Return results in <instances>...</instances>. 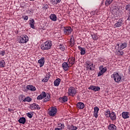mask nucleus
<instances>
[{
	"label": "nucleus",
	"instance_id": "10",
	"mask_svg": "<svg viewBox=\"0 0 130 130\" xmlns=\"http://www.w3.org/2000/svg\"><path fill=\"white\" fill-rule=\"evenodd\" d=\"M18 122H19V123H21L22 124H25V123H26V118L24 117H20L18 119Z\"/></svg>",
	"mask_w": 130,
	"mask_h": 130
},
{
	"label": "nucleus",
	"instance_id": "48",
	"mask_svg": "<svg viewBox=\"0 0 130 130\" xmlns=\"http://www.w3.org/2000/svg\"><path fill=\"white\" fill-rule=\"evenodd\" d=\"M94 116L95 117V118H97V117H98V114H94Z\"/></svg>",
	"mask_w": 130,
	"mask_h": 130
},
{
	"label": "nucleus",
	"instance_id": "30",
	"mask_svg": "<svg viewBox=\"0 0 130 130\" xmlns=\"http://www.w3.org/2000/svg\"><path fill=\"white\" fill-rule=\"evenodd\" d=\"M5 66H6V62H5V60L0 61V67L5 68Z\"/></svg>",
	"mask_w": 130,
	"mask_h": 130
},
{
	"label": "nucleus",
	"instance_id": "12",
	"mask_svg": "<svg viewBox=\"0 0 130 130\" xmlns=\"http://www.w3.org/2000/svg\"><path fill=\"white\" fill-rule=\"evenodd\" d=\"M122 23H123V21L121 20H119L114 25L115 28H119L121 26V25H122Z\"/></svg>",
	"mask_w": 130,
	"mask_h": 130
},
{
	"label": "nucleus",
	"instance_id": "36",
	"mask_svg": "<svg viewBox=\"0 0 130 130\" xmlns=\"http://www.w3.org/2000/svg\"><path fill=\"white\" fill-rule=\"evenodd\" d=\"M71 60L72 61V62H69V63H71V64H74L75 63V60H76V59L75 57H72L71 59Z\"/></svg>",
	"mask_w": 130,
	"mask_h": 130
},
{
	"label": "nucleus",
	"instance_id": "13",
	"mask_svg": "<svg viewBox=\"0 0 130 130\" xmlns=\"http://www.w3.org/2000/svg\"><path fill=\"white\" fill-rule=\"evenodd\" d=\"M44 57H42L40 59L38 60V63L40 64V68H42V67H43L44 64Z\"/></svg>",
	"mask_w": 130,
	"mask_h": 130
},
{
	"label": "nucleus",
	"instance_id": "20",
	"mask_svg": "<svg viewBox=\"0 0 130 130\" xmlns=\"http://www.w3.org/2000/svg\"><path fill=\"white\" fill-rule=\"evenodd\" d=\"M29 25H30V27H31V28H32V29H34L35 28V26H34V24H35V21L34 20V19H31L29 20Z\"/></svg>",
	"mask_w": 130,
	"mask_h": 130
},
{
	"label": "nucleus",
	"instance_id": "39",
	"mask_svg": "<svg viewBox=\"0 0 130 130\" xmlns=\"http://www.w3.org/2000/svg\"><path fill=\"white\" fill-rule=\"evenodd\" d=\"M20 99H21V100H23V101H24V99H25V96L23 94H21L20 95Z\"/></svg>",
	"mask_w": 130,
	"mask_h": 130
},
{
	"label": "nucleus",
	"instance_id": "24",
	"mask_svg": "<svg viewBox=\"0 0 130 130\" xmlns=\"http://www.w3.org/2000/svg\"><path fill=\"white\" fill-rule=\"evenodd\" d=\"M50 19L52 20V21H56V19H57V18L56 17V15H55V14H53V15L52 14L50 16Z\"/></svg>",
	"mask_w": 130,
	"mask_h": 130
},
{
	"label": "nucleus",
	"instance_id": "21",
	"mask_svg": "<svg viewBox=\"0 0 130 130\" xmlns=\"http://www.w3.org/2000/svg\"><path fill=\"white\" fill-rule=\"evenodd\" d=\"M60 83V79L58 78L55 80V81L54 82V86L56 87H57L59 85V83Z\"/></svg>",
	"mask_w": 130,
	"mask_h": 130
},
{
	"label": "nucleus",
	"instance_id": "29",
	"mask_svg": "<svg viewBox=\"0 0 130 130\" xmlns=\"http://www.w3.org/2000/svg\"><path fill=\"white\" fill-rule=\"evenodd\" d=\"M112 2H113V0H106L105 2V6H106L107 7L109 6V5H111Z\"/></svg>",
	"mask_w": 130,
	"mask_h": 130
},
{
	"label": "nucleus",
	"instance_id": "54",
	"mask_svg": "<svg viewBox=\"0 0 130 130\" xmlns=\"http://www.w3.org/2000/svg\"><path fill=\"white\" fill-rule=\"evenodd\" d=\"M87 66H89V63H87Z\"/></svg>",
	"mask_w": 130,
	"mask_h": 130
},
{
	"label": "nucleus",
	"instance_id": "9",
	"mask_svg": "<svg viewBox=\"0 0 130 130\" xmlns=\"http://www.w3.org/2000/svg\"><path fill=\"white\" fill-rule=\"evenodd\" d=\"M88 89L90 90H93V91H100V87L99 86H95L94 85H91Z\"/></svg>",
	"mask_w": 130,
	"mask_h": 130
},
{
	"label": "nucleus",
	"instance_id": "26",
	"mask_svg": "<svg viewBox=\"0 0 130 130\" xmlns=\"http://www.w3.org/2000/svg\"><path fill=\"white\" fill-rule=\"evenodd\" d=\"M109 116L112 120H115L116 119V115L115 114H109Z\"/></svg>",
	"mask_w": 130,
	"mask_h": 130
},
{
	"label": "nucleus",
	"instance_id": "19",
	"mask_svg": "<svg viewBox=\"0 0 130 130\" xmlns=\"http://www.w3.org/2000/svg\"><path fill=\"white\" fill-rule=\"evenodd\" d=\"M108 129L109 130H116V126L113 124H111L108 126Z\"/></svg>",
	"mask_w": 130,
	"mask_h": 130
},
{
	"label": "nucleus",
	"instance_id": "46",
	"mask_svg": "<svg viewBox=\"0 0 130 130\" xmlns=\"http://www.w3.org/2000/svg\"><path fill=\"white\" fill-rule=\"evenodd\" d=\"M122 114H128V112H123Z\"/></svg>",
	"mask_w": 130,
	"mask_h": 130
},
{
	"label": "nucleus",
	"instance_id": "22",
	"mask_svg": "<svg viewBox=\"0 0 130 130\" xmlns=\"http://www.w3.org/2000/svg\"><path fill=\"white\" fill-rule=\"evenodd\" d=\"M31 107L32 109H40V107L38 105L36 104H33L31 105Z\"/></svg>",
	"mask_w": 130,
	"mask_h": 130
},
{
	"label": "nucleus",
	"instance_id": "8",
	"mask_svg": "<svg viewBox=\"0 0 130 130\" xmlns=\"http://www.w3.org/2000/svg\"><path fill=\"white\" fill-rule=\"evenodd\" d=\"M127 46V44H126V43H124L123 44H121L120 45L119 44H117V46L116 47H117L120 49V50H121V49H123V48H125Z\"/></svg>",
	"mask_w": 130,
	"mask_h": 130
},
{
	"label": "nucleus",
	"instance_id": "43",
	"mask_svg": "<svg viewBox=\"0 0 130 130\" xmlns=\"http://www.w3.org/2000/svg\"><path fill=\"white\" fill-rule=\"evenodd\" d=\"M92 38H93V39H94V40H96V39H97V37H96V36L95 35L92 36Z\"/></svg>",
	"mask_w": 130,
	"mask_h": 130
},
{
	"label": "nucleus",
	"instance_id": "32",
	"mask_svg": "<svg viewBox=\"0 0 130 130\" xmlns=\"http://www.w3.org/2000/svg\"><path fill=\"white\" fill-rule=\"evenodd\" d=\"M99 111V108L98 107H95L94 108V114H98V112Z\"/></svg>",
	"mask_w": 130,
	"mask_h": 130
},
{
	"label": "nucleus",
	"instance_id": "11",
	"mask_svg": "<svg viewBox=\"0 0 130 130\" xmlns=\"http://www.w3.org/2000/svg\"><path fill=\"white\" fill-rule=\"evenodd\" d=\"M107 71V69L106 68H103L102 70L99 72V73L98 74V77H101V76H102V75L105 73Z\"/></svg>",
	"mask_w": 130,
	"mask_h": 130
},
{
	"label": "nucleus",
	"instance_id": "50",
	"mask_svg": "<svg viewBox=\"0 0 130 130\" xmlns=\"http://www.w3.org/2000/svg\"><path fill=\"white\" fill-rule=\"evenodd\" d=\"M54 130H60V129H59V128L56 127L54 129Z\"/></svg>",
	"mask_w": 130,
	"mask_h": 130
},
{
	"label": "nucleus",
	"instance_id": "44",
	"mask_svg": "<svg viewBox=\"0 0 130 130\" xmlns=\"http://www.w3.org/2000/svg\"><path fill=\"white\" fill-rule=\"evenodd\" d=\"M23 19H24V21H27V20H28V16H24Z\"/></svg>",
	"mask_w": 130,
	"mask_h": 130
},
{
	"label": "nucleus",
	"instance_id": "40",
	"mask_svg": "<svg viewBox=\"0 0 130 130\" xmlns=\"http://www.w3.org/2000/svg\"><path fill=\"white\" fill-rule=\"evenodd\" d=\"M92 68H93V63L89 65V66L88 67V69H89L90 71H92Z\"/></svg>",
	"mask_w": 130,
	"mask_h": 130
},
{
	"label": "nucleus",
	"instance_id": "51",
	"mask_svg": "<svg viewBox=\"0 0 130 130\" xmlns=\"http://www.w3.org/2000/svg\"><path fill=\"white\" fill-rule=\"evenodd\" d=\"M9 111H13V110L11 109H9Z\"/></svg>",
	"mask_w": 130,
	"mask_h": 130
},
{
	"label": "nucleus",
	"instance_id": "16",
	"mask_svg": "<svg viewBox=\"0 0 130 130\" xmlns=\"http://www.w3.org/2000/svg\"><path fill=\"white\" fill-rule=\"evenodd\" d=\"M77 107L79 109H83V108L85 107V105L83 103H78L77 104Z\"/></svg>",
	"mask_w": 130,
	"mask_h": 130
},
{
	"label": "nucleus",
	"instance_id": "2",
	"mask_svg": "<svg viewBox=\"0 0 130 130\" xmlns=\"http://www.w3.org/2000/svg\"><path fill=\"white\" fill-rule=\"evenodd\" d=\"M51 46H52L51 42L47 41L44 44L41 45V47L43 50H48V49L51 48Z\"/></svg>",
	"mask_w": 130,
	"mask_h": 130
},
{
	"label": "nucleus",
	"instance_id": "31",
	"mask_svg": "<svg viewBox=\"0 0 130 130\" xmlns=\"http://www.w3.org/2000/svg\"><path fill=\"white\" fill-rule=\"evenodd\" d=\"M57 48H58L59 49H60V50H62V51H64V46H63V45H62L61 44H60L59 46H57Z\"/></svg>",
	"mask_w": 130,
	"mask_h": 130
},
{
	"label": "nucleus",
	"instance_id": "42",
	"mask_svg": "<svg viewBox=\"0 0 130 130\" xmlns=\"http://www.w3.org/2000/svg\"><path fill=\"white\" fill-rule=\"evenodd\" d=\"M27 116L29 118H32L33 117V114H27Z\"/></svg>",
	"mask_w": 130,
	"mask_h": 130
},
{
	"label": "nucleus",
	"instance_id": "41",
	"mask_svg": "<svg viewBox=\"0 0 130 130\" xmlns=\"http://www.w3.org/2000/svg\"><path fill=\"white\" fill-rule=\"evenodd\" d=\"M0 54H2V56H4L6 54V52L5 51H2L1 52Z\"/></svg>",
	"mask_w": 130,
	"mask_h": 130
},
{
	"label": "nucleus",
	"instance_id": "49",
	"mask_svg": "<svg viewBox=\"0 0 130 130\" xmlns=\"http://www.w3.org/2000/svg\"><path fill=\"white\" fill-rule=\"evenodd\" d=\"M50 116H52V117H54V116H55V114H50Z\"/></svg>",
	"mask_w": 130,
	"mask_h": 130
},
{
	"label": "nucleus",
	"instance_id": "23",
	"mask_svg": "<svg viewBox=\"0 0 130 130\" xmlns=\"http://www.w3.org/2000/svg\"><path fill=\"white\" fill-rule=\"evenodd\" d=\"M68 129L69 130H77L78 129V127L76 126H74L73 125H71L68 126Z\"/></svg>",
	"mask_w": 130,
	"mask_h": 130
},
{
	"label": "nucleus",
	"instance_id": "33",
	"mask_svg": "<svg viewBox=\"0 0 130 130\" xmlns=\"http://www.w3.org/2000/svg\"><path fill=\"white\" fill-rule=\"evenodd\" d=\"M125 12H127V13H130V4L125 6Z\"/></svg>",
	"mask_w": 130,
	"mask_h": 130
},
{
	"label": "nucleus",
	"instance_id": "4",
	"mask_svg": "<svg viewBox=\"0 0 130 130\" xmlns=\"http://www.w3.org/2000/svg\"><path fill=\"white\" fill-rule=\"evenodd\" d=\"M28 41H29V38L26 35L22 37H19L18 38V42L19 43H26Z\"/></svg>",
	"mask_w": 130,
	"mask_h": 130
},
{
	"label": "nucleus",
	"instance_id": "25",
	"mask_svg": "<svg viewBox=\"0 0 130 130\" xmlns=\"http://www.w3.org/2000/svg\"><path fill=\"white\" fill-rule=\"evenodd\" d=\"M61 0H51V3L52 5H57V4H59L60 2H61Z\"/></svg>",
	"mask_w": 130,
	"mask_h": 130
},
{
	"label": "nucleus",
	"instance_id": "52",
	"mask_svg": "<svg viewBox=\"0 0 130 130\" xmlns=\"http://www.w3.org/2000/svg\"><path fill=\"white\" fill-rule=\"evenodd\" d=\"M27 114H31L30 113H27Z\"/></svg>",
	"mask_w": 130,
	"mask_h": 130
},
{
	"label": "nucleus",
	"instance_id": "28",
	"mask_svg": "<svg viewBox=\"0 0 130 130\" xmlns=\"http://www.w3.org/2000/svg\"><path fill=\"white\" fill-rule=\"evenodd\" d=\"M30 101H32V99L29 96L26 97L23 100V102H30Z\"/></svg>",
	"mask_w": 130,
	"mask_h": 130
},
{
	"label": "nucleus",
	"instance_id": "45",
	"mask_svg": "<svg viewBox=\"0 0 130 130\" xmlns=\"http://www.w3.org/2000/svg\"><path fill=\"white\" fill-rule=\"evenodd\" d=\"M107 114H112V113H110V111L109 110H108L106 112Z\"/></svg>",
	"mask_w": 130,
	"mask_h": 130
},
{
	"label": "nucleus",
	"instance_id": "37",
	"mask_svg": "<svg viewBox=\"0 0 130 130\" xmlns=\"http://www.w3.org/2000/svg\"><path fill=\"white\" fill-rule=\"evenodd\" d=\"M75 44V41H74V39L71 38L70 39V45L73 46Z\"/></svg>",
	"mask_w": 130,
	"mask_h": 130
},
{
	"label": "nucleus",
	"instance_id": "53",
	"mask_svg": "<svg viewBox=\"0 0 130 130\" xmlns=\"http://www.w3.org/2000/svg\"><path fill=\"white\" fill-rule=\"evenodd\" d=\"M69 62H72V61H71V60H70V61H69Z\"/></svg>",
	"mask_w": 130,
	"mask_h": 130
},
{
	"label": "nucleus",
	"instance_id": "6",
	"mask_svg": "<svg viewBox=\"0 0 130 130\" xmlns=\"http://www.w3.org/2000/svg\"><path fill=\"white\" fill-rule=\"evenodd\" d=\"M64 33L66 35H70L71 33H72V31H73V29L71 27H64Z\"/></svg>",
	"mask_w": 130,
	"mask_h": 130
},
{
	"label": "nucleus",
	"instance_id": "47",
	"mask_svg": "<svg viewBox=\"0 0 130 130\" xmlns=\"http://www.w3.org/2000/svg\"><path fill=\"white\" fill-rule=\"evenodd\" d=\"M127 20H128V21H130V12H129L128 17L127 18Z\"/></svg>",
	"mask_w": 130,
	"mask_h": 130
},
{
	"label": "nucleus",
	"instance_id": "34",
	"mask_svg": "<svg viewBox=\"0 0 130 130\" xmlns=\"http://www.w3.org/2000/svg\"><path fill=\"white\" fill-rule=\"evenodd\" d=\"M50 78V75H48V77H45V78L42 80V82H48Z\"/></svg>",
	"mask_w": 130,
	"mask_h": 130
},
{
	"label": "nucleus",
	"instance_id": "27",
	"mask_svg": "<svg viewBox=\"0 0 130 130\" xmlns=\"http://www.w3.org/2000/svg\"><path fill=\"white\" fill-rule=\"evenodd\" d=\"M58 126L60 130L63 129V128H64V124H63V123H60L59 124H58Z\"/></svg>",
	"mask_w": 130,
	"mask_h": 130
},
{
	"label": "nucleus",
	"instance_id": "3",
	"mask_svg": "<svg viewBox=\"0 0 130 130\" xmlns=\"http://www.w3.org/2000/svg\"><path fill=\"white\" fill-rule=\"evenodd\" d=\"M111 78L114 79V80L116 83H119L121 80V76H119V74L117 73H114L113 75H111Z\"/></svg>",
	"mask_w": 130,
	"mask_h": 130
},
{
	"label": "nucleus",
	"instance_id": "18",
	"mask_svg": "<svg viewBox=\"0 0 130 130\" xmlns=\"http://www.w3.org/2000/svg\"><path fill=\"white\" fill-rule=\"evenodd\" d=\"M78 49H79V50H80V54H81V55H83L84 54H85V53H86V50L84 48H82L80 46L78 47Z\"/></svg>",
	"mask_w": 130,
	"mask_h": 130
},
{
	"label": "nucleus",
	"instance_id": "35",
	"mask_svg": "<svg viewBox=\"0 0 130 130\" xmlns=\"http://www.w3.org/2000/svg\"><path fill=\"white\" fill-rule=\"evenodd\" d=\"M117 54H118V55H123V51H121V50L117 51Z\"/></svg>",
	"mask_w": 130,
	"mask_h": 130
},
{
	"label": "nucleus",
	"instance_id": "55",
	"mask_svg": "<svg viewBox=\"0 0 130 130\" xmlns=\"http://www.w3.org/2000/svg\"><path fill=\"white\" fill-rule=\"evenodd\" d=\"M30 1H35V0H30Z\"/></svg>",
	"mask_w": 130,
	"mask_h": 130
},
{
	"label": "nucleus",
	"instance_id": "5",
	"mask_svg": "<svg viewBox=\"0 0 130 130\" xmlns=\"http://www.w3.org/2000/svg\"><path fill=\"white\" fill-rule=\"evenodd\" d=\"M68 94L71 96H74L77 94V90H76V89L74 88V87H71L69 89Z\"/></svg>",
	"mask_w": 130,
	"mask_h": 130
},
{
	"label": "nucleus",
	"instance_id": "1",
	"mask_svg": "<svg viewBox=\"0 0 130 130\" xmlns=\"http://www.w3.org/2000/svg\"><path fill=\"white\" fill-rule=\"evenodd\" d=\"M45 97L46 98H45ZM43 98H45L44 100V102H47V101H49V100L50 99V94L49 93H46L45 92H42L40 95H39L37 99L38 100H41L42 99H43Z\"/></svg>",
	"mask_w": 130,
	"mask_h": 130
},
{
	"label": "nucleus",
	"instance_id": "15",
	"mask_svg": "<svg viewBox=\"0 0 130 130\" xmlns=\"http://www.w3.org/2000/svg\"><path fill=\"white\" fill-rule=\"evenodd\" d=\"M62 68L64 71H68L69 70V64L66 62H64L62 64Z\"/></svg>",
	"mask_w": 130,
	"mask_h": 130
},
{
	"label": "nucleus",
	"instance_id": "38",
	"mask_svg": "<svg viewBox=\"0 0 130 130\" xmlns=\"http://www.w3.org/2000/svg\"><path fill=\"white\" fill-rule=\"evenodd\" d=\"M122 116L123 118H124V119L129 118V116H128V114H122Z\"/></svg>",
	"mask_w": 130,
	"mask_h": 130
},
{
	"label": "nucleus",
	"instance_id": "17",
	"mask_svg": "<svg viewBox=\"0 0 130 130\" xmlns=\"http://www.w3.org/2000/svg\"><path fill=\"white\" fill-rule=\"evenodd\" d=\"M68 100H69V99L68 98V97H67V96H63L62 98H60L59 99V101H60V102H67V101H68Z\"/></svg>",
	"mask_w": 130,
	"mask_h": 130
},
{
	"label": "nucleus",
	"instance_id": "14",
	"mask_svg": "<svg viewBox=\"0 0 130 130\" xmlns=\"http://www.w3.org/2000/svg\"><path fill=\"white\" fill-rule=\"evenodd\" d=\"M26 88L27 90H29L30 91H36V87L33 85H27Z\"/></svg>",
	"mask_w": 130,
	"mask_h": 130
},
{
	"label": "nucleus",
	"instance_id": "7",
	"mask_svg": "<svg viewBox=\"0 0 130 130\" xmlns=\"http://www.w3.org/2000/svg\"><path fill=\"white\" fill-rule=\"evenodd\" d=\"M57 109L55 107H52L50 110L48 111V114H56Z\"/></svg>",
	"mask_w": 130,
	"mask_h": 130
}]
</instances>
